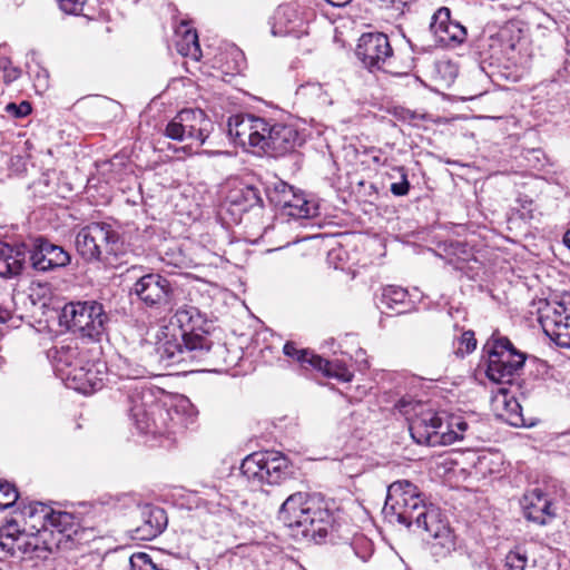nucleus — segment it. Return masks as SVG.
I'll return each mask as SVG.
<instances>
[{
  "instance_id": "f257e3e1",
  "label": "nucleus",
  "mask_w": 570,
  "mask_h": 570,
  "mask_svg": "<svg viewBox=\"0 0 570 570\" xmlns=\"http://www.w3.org/2000/svg\"><path fill=\"white\" fill-rule=\"evenodd\" d=\"M210 324L197 307L184 305L164 326L156 344V353L165 366L180 363L206 362L223 356L225 345H214L209 337Z\"/></svg>"
},
{
  "instance_id": "f03ea898",
  "label": "nucleus",
  "mask_w": 570,
  "mask_h": 570,
  "mask_svg": "<svg viewBox=\"0 0 570 570\" xmlns=\"http://www.w3.org/2000/svg\"><path fill=\"white\" fill-rule=\"evenodd\" d=\"M385 517L407 528L415 524L417 529L428 532L433 539L430 551L436 560L449 557L456 548V537L446 517L442 514L439 507L432 503L426 504L417 488L400 511H392Z\"/></svg>"
},
{
  "instance_id": "7ed1b4c3",
  "label": "nucleus",
  "mask_w": 570,
  "mask_h": 570,
  "mask_svg": "<svg viewBox=\"0 0 570 570\" xmlns=\"http://www.w3.org/2000/svg\"><path fill=\"white\" fill-rule=\"evenodd\" d=\"M277 518L284 525L296 531L295 535L323 542L334 528V514L327 502L316 495L296 492L281 505Z\"/></svg>"
},
{
  "instance_id": "20e7f679",
  "label": "nucleus",
  "mask_w": 570,
  "mask_h": 570,
  "mask_svg": "<svg viewBox=\"0 0 570 570\" xmlns=\"http://www.w3.org/2000/svg\"><path fill=\"white\" fill-rule=\"evenodd\" d=\"M401 413L407 416L409 430L417 444L429 446L449 445L455 435L445 433L448 414L426 409L421 402L402 397L396 403Z\"/></svg>"
},
{
  "instance_id": "39448f33",
  "label": "nucleus",
  "mask_w": 570,
  "mask_h": 570,
  "mask_svg": "<svg viewBox=\"0 0 570 570\" xmlns=\"http://www.w3.org/2000/svg\"><path fill=\"white\" fill-rule=\"evenodd\" d=\"M109 321L104 305L94 299L69 302L59 315L60 325L94 342H100L107 335Z\"/></svg>"
},
{
  "instance_id": "423d86ee",
  "label": "nucleus",
  "mask_w": 570,
  "mask_h": 570,
  "mask_svg": "<svg viewBox=\"0 0 570 570\" xmlns=\"http://www.w3.org/2000/svg\"><path fill=\"white\" fill-rule=\"evenodd\" d=\"M487 355V376L495 383H511L512 377L523 368L527 354L514 347L512 342L493 333L483 346Z\"/></svg>"
},
{
  "instance_id": "0eeeda50",
  "label": "nucleus",
  "mask_w": 570,
  "mask_h": 570,
  "mask_svg": "<svg viewBox=\"0 0 570 570\" xmlns=\"http://www.w3.org/2000/svg\"><path fill=\"white\" fill-rule=\"evenodd\" d=\"M291 460L278 451H258L247 455L240 471L252 483L258 485H281L293 478Z\"/></svg>"
},
{
  "instance_id": "6e6552de",
  "label": "nucleus",
  "mask_w": 570,
  "mask_h": 570,
  "mask_svg": "<svg viewBox=\"0 0 570 570\" xmlns=\"http://www.w3.org/2000/svg\"><path fill=\"white\" fill-rule=\"evenodd\" d=\"M119 233L108 223H91L76 235V249L88 263L100 262L104 255L118 256L122 249Z\"/></svg>"
},
{
  "instance_id": "1a4fd4ad",
  "label": "nucleus",
  "mask_w": 570,
  "mask_h": 570,
  "mask_svg": "<svg viewBox=\"0 0 570 570\" xmlns=\"http://www.w3.org/2000/svg\"><path fill=\"white\" fill-rule=\"evenodd\" d=\"M213 130L214 124L204 110L185 108L166 125L164 135L176 141H188L183 150L191 154L193 146H203Z\"/></svg>"
},
{
  "instance_id": "9d476101",
  "label": "nucleus",
  "mask_w": 570,
  "mask_h": 570,
  "mask_svg": "<svg viewBox=\"0 0 570 570\" xmlns=\"http://www.w3.org/2000/svg\"><path fill=\"white\" fill-rule=\"evenodd\" d=\"M130 297L146 309L170 312L177 304V286L166 276L149 272L139 276L129 289Z\"/></svg>"
},
{
  "instance_id": "9b49d317",
  "label": "nucleus",
  "mask_w": 570,
  "mask_h": 570,
  "mask_svg": "<svg viewBox=\"0 0 570 570\" xmlns=\"http://www.w3.org/2000/svg\"><path fill=\"white\" fill-rule=\"evenodd\" d=\"M42 525H47L49 531L58 542V549L72 550L89 542L95 538L92 529H86L75 521V517L69 512L53 511L41 504Z\"/></svg>"
},
{
  "instance_id": "f8f14e48",
  "label": "nucleus",
  "mask_w": 570,
  "mask_h": 570,
  "mask_svg": "<svg viewBox=\"0 0 570 570\" xmlns=\"http://www.w3.org/2000/svg\"><path fill=\"white\" fill-rule=\"evenodd\" d=\"M264 194L268 203L283 216L299 219L309 218L316 214V207L303 194L295 193L293 187L283 180L266 185Z\"/></svg>"
},
{
  "instance_id": "ddd939ff",
  "label": "nucleus",
  "mask_w": 570,
  "mask_h": 570,
  "mask_svg": "<svg viewBox=\"0 0 570 570\" xmlns=\"http://www.w3.org/2000/svg\"><path fill=\"white\" fill-rule=\"evenodd\" d=\"M124 389L128 416L139 432H151L155 424L154 409L158 407L151 390L141 382H134Z\"/></svg>"
},
{
  "instance_id": "4468645a",
  "label": "nucleus",
  "mask_w": 570,
  "mask_h": 570,
  "mask_svg": "<svg viewBox=\"0 0 570 570\" xmlns=\"http://www.w3.org/2000/svg\"><path fill=\"white\" fill-rule=\"evenodd\" d=\"M27 244L29 265L38 273L55 272L71 263L69 252L43 236L31 237Z\"/></svg>"
},
{
  "instance_id": "2eb2a0df",
  "label": "nucleus",
  "mask_w": 570,
  "mask_h": 570,
  "mask_svg": "<svg viewBox=\"0 0 570 570\" xmlns=\"http://www.w3.org/2000/svg\"><path fill=\"white\" fill-rule=\"evenodd\" d=\"M355 53L370 70L387 71L393 59V49L389 37L382 32L362 35Z\"/></svg>"
},
{
  "instance_id": "dca6fc26",
  "label": "nucleus",
  "mask_w": 570,
  "mask_h": 570,
  "mask_svg": "<svg viewBox=\"0 0 570 570\" xmlns=\"http://www.w3.org/2000/svg\"><path fill=\"white\" fill-rule=\"evenodd\" d=\"M264 136L265 145L261 151L275 158L288 155L304 144V138L295 126L273 120H267Z\"/></svg>"
},
{
  "instance_id": "f3484780",
  "label": "nucleus",
  "mask_w": 570,
  "mask_h": 570,
  "mask_svg": "<svg viewBox=\"0 0 570 570\" xmlns=\"http://www.w3.org/2000/svg\"><path fill=\"white\" fill-rule=\"evenodd\" d=\"M266 118L249 114H239L229 117L228 134L242 147L261 148L265 145L264 135L267 128Z\"/></svg>"
},
{
  "instance_id": "a211bd4d",
  "label": "nucleus",
  "mask_w": 570,
  "mask_h": 570,
  "mask_svg": "<svg viewBox=\"0 0 570 570\" xmlns=\"http://www.w3.org/2000/svg\"><path fill=\"white\" fill-rule=\"evenodd\" d=\"M430 29L439 42L445 46L461 45L468 36L466 28L451 19V11L446 7H441L434 12Z\"/></svg>"
},
{
  "instance_id": "6ab92c4d",
  "label": "nucleus",
  "mask_w": 570,
  "mask_h": 570,
  "mask_svg": "<svg viewBox=\"0 0 570 570\" xmlns=\"http://www.w3.org/2000/svg\"><path fill=\"white\" fill-rule=\"evenodd\" d=\"M168 524L166 511L153 504H146L139 510V522L130 530L135 540L149 541L164 532Z\"/></svg>"
},
{
  "instance_id": "aec40b11",
  "label": "nucleus",
  "mask_w": 570,
  "mask_h": 570,
  "mask_svg": "<svg viewBox=\"0 0 570 570\" xmlns=\"http://www.w3.org/2000/svg\"><path fill=\"white\" fill-rule=\"evenodd\" d=\"M58 542L47 525H41L37 532L27 533L18 541L17 554L28 556L30 559H47L58 549Z\"/></svg>"
},
{
  "instance_id": "412c9836",
  "label": "nucleus",
  "mask_w": 570,
  "mask_h": 570,
  "mask_svg": "<svg viewBox=\"0 0 570 570\" xmlns=\"http://www.w3.org/2000/svg\"><path fill=\"white\" fill-rule=\"evenodd\" d=\"M28 257L27 242L10 245L0 242V277L14 278L22 274Z\"/></svg>"
},
{
  "instance_id": "4be33fe9",
  "label": "nucleus",
  "mask_w": 570,
  "mask_h": 570,
  "mask_svg": "<svg viewBox=\"0 0 570 570\" xmlns=\"http://www.w3.org/2000/svg\"><path fill=\"white\" fill-rule=\"evenodd\" d=\"M272 33L301 38L307 33V26L293 4H283L275 12Z\"/></svg>"
},
{
  "instance_id": "5701e85b",
  "label": "nucleus",
  "mask_w": 570,
  "mask_h": 570,
  "mask_svg": "<svg viewBox=\"0 0 570 570\" xmlns=\"http://www.w3.org/2000/svg\"><path fill=\"white\" fill-rule=\"evenodd\" d=\"M522 505L524 518L539 525L547 524L556 515L551 500L540 489H534L525 494Z\"/></svg>"
},
{
  "instance_id": "b1692460",
  "label": "nucleus",
  "mask_w": 570,
  "mask_h": 570,
  "mask_svg": "<svg viewBox=\"0 0 570 570\" xmlns=\"http://www.w3.org/2000/svg\"><path fill=\"white\" fill-rule=\"evenodd\" d=\"M543 327L546 332L550 328L557 344L570 347V314L563 303H559L553 308L552 314L544 316Z\"/></svg>"
},
{
  "instance_id": "393cba45",
  "label": "nucleus",
  "mask_w": 570,
  "mask_h": 570,
  "mask_svg": "<svg viewBox=\"0 0 570 570\" xmlns=\"http://www.w3.org/2000/svg\"><path fill=\"white\" fill-rule=\"evenodd\" d=\"M227 199L239 212H248L254 207L262 208L264 206L262 190L255 185H240L230 190Z\"/></svg>"
},
{
  "instance_id": "a878e982",
  "label": "nucleus",
  "mask_w": 570,
  "mask_h": 570,
  "mask_svg": "<svg viewBox=\"0 0 570 570\" xmlns=\"http://www.w3.org/2000/svg\"><path fill=\"white\" fill-rule=\"evenodd\" d=\"M415 489L416 485L407 480H397L391 483L386 491V499L383 508L384 514L389 515L392 511H400Z\"/></svg>"
},
{
  "instance_id": "bb28decb",
  "label": "nucleus",
  "mask_w": 570,
  "mask_h": 570,
  "mask_svg": "<svg viewBox=\"0 0 570 570\" xmlns=\"http://www.w3.org/2000/svg\"><path fill=\"white\" fill-rule=\"evenodd\" d=\"M100 366L105 367L104 364L87 363L83 366H79L78 372L73 373V380L81 382V385L77 389L82 393H91L100 390L104 386V372Z\"/></svg>"
},
{
  "instance_id": "cd10ccee",
  "label": "nucleus",
  "mask_w": 570,
  "mask_h": 570,
  "mask_svg": "<svg viewBox=\"0 0 570 570\" xmlns=\"http://www.w3.org/2000/svg\"><path fill=\"white\" fill-rule=\"evenodd\" d=\"M53 360L58 371L68 370L67 377H73V373L78 372L79 366H83L78 346L71 344L56 347Z\"/></svg>"
},
{
  "instance_id": "c85d7f7f",
  "label": "nucleus",
  "mask_w": 570,
  "mask_h": 570,
  "mask_svg": "<svg viewBox=\"0 0 570 570\" xmlns=\"http://www.w3.org/2000/svg\"><path fill=\"white\" fill-rule=\"evenodd\" d=\"M176 33L180 36L177 41V50L181 56L193 57L197 59L200 56V46L198 35L195 29L188 27V23L181 22Z\"/></svg>"
},
{
  "instance_id": "c756f323",
  "label": "nucleus",
  "mask_w": 570,
  "mask_h": 570,
  "mask_svg": "<svg viewBox=\"0 0 570 570\" xmlns=\"http://www.w3.org/2000/svg\"><path fill=\"white\" fill-rule=\"evenodd\" d=\"M381 303L387 309L403 313L410 306L409 292L401 286L387 285L382 289Z\"/></svg>"
},
{
  "instance_id": "7c9ffc66",
  "label": "nucleus",
  "mask_w": 570,
  "mask_h": 570,
  "mask_svg": "<svg viewBox=\"0 0 570 570\" xmlns=\"http://www.w3.org/2000/svg\"><path fill=\"white\" fill-rule=\"evenodd\" d=\"M26 534V531H20L17 521H9L0 529V547L10 556L16 557L18 541Z\"/></svg>"
},
{
  "instance_id": "2f4dec72",
  "label": "nucleus",
  "mask_w": 570,
  "mask_h": 570,
  "mask_svg": "<svg viewBox=\"0 0 570 570\" xmlns=\"http://www.w3.org/2000/svg\"><path fill=\"white\" fill-rule=\"evenodd\" d=\"M283 352L286 356L296 360L304 368H314L323 363V357L309 350L297 348L294 342H286Z\"/></svg>"
},
{
  "instance_id": "473e14b6",
  "label": "nucleus",
  "mask_w": 570,
  "mask_h": 570,
  "mask_svg": "<svg viewBox=\"0 0 570 570\" xmlns=\"http://www.w3.org/2000/svg\"><path fill=\"white\" fill-rule=\"evenodd\" d=\"M502 393H504V409H505V415H507V422L515 428L520 426H531L532 423H528L527 420L523 417L522 414V407L519 403V401L511 396L510 399L507 397L505 390H501Z\"/></svg>"
},
{
  "instance_id": "72a5a7b5",
  "label": "nucleus",
  "mask_w": 570,
  "mask_h": 570,
  "mask_svg": "<svg viewBox=\"0 0 570 570\" xmlns=\"http://www.w3.org/2000/svg\"><path fill=\"white\" fill-rule=\"evenodd\" d=\"M118 370L120 371V376L127 377L129 380H138L146 377L150 374L147 367L142 364L136 362L132 357H119Z\"/></svg>"
},
{
  "instance_id": "f704fd0d",
  "label": "nucleus",
  "mask_w": 570,
  "mask_h": 570,
  "mask_svg": "<svg viewBox=\"0 0 570 570\" xmlns=\"http://www.w3.org/2000/svg\"><path fill=\"white\" fill-rule=\"evenodd\" d=\"M315 370L322 372L325 376L335 377L342 382H351L354 374L343 364L331 362L323 358V363L316 365Z\"/></svg>"
},
{
  "instance_id": "c9c22d12",
  "label": "nucleus",
  "mask_w": 570,
  "mask_h": 570,
  "mask_svg": "<svg viewBox=\"0 0 570 570\" xmlns=\"http://www.w3.org/2000/svg\"><path fill=\"white\" fill-rule=\"evenodd\" d=\"M392 170L399 175L400 180L391 184L390 191L396 197L406 196L411 189L407 169L404 166H394Z\"/></svg>"
},
{
  "instance_id": "e433bc0d",
  "label": "nucleus",
  "mask_w": 570,
  "mask_h": 570,
  "mask_svg": "<svg viewBox=\"0 0 570 570\" xmlns=\"http://www.w3.org/2000/svg\"><path fill=\"white\" fill-rule=\"evenodd\" d=\"M351 549L353 550L354 554L363 562H366L374 552L372 541L364 535L354 538L353 542L351 543Z\"/></svg>"
},
{
  "instance_id": "4c0bfd02",
  "label": "nucleus",
  "mask_w": 570,
  "mask_h": 570,
  "mask_svg": "<svg viewBox=\"0 0 570 570\" xmlns=\"http://www.w3.org/2000/svg\"><path fill=\"white\" fill-rule=\"evenodd\" d=\"M19 498L16 487L8 481L0 480V510L12 507Z\"/></svg>"
},
{
  "instance_id": "58836bf2",
  "label": "nucleus",
  "mask_w": 570,
  "mask_h": 570,
  "mask_svg": "<svg viewBox=\"0 0 570 570\" xmlns=\"http://www.w3.org/2000/svg\"><path fill=\"white\" fill-rule=\"evenodd\" d=\"M297 95L303 97L316 98L320 104L330 102L327 94L321 83H306L298 88Z\"/></svg>"
},
{
  "instance_id": "ea45409f",
  "label": "nucleus",
  "mask_w": 570,
  "mask_h": 570,
  "mask_svg": "<svg viewBox=\"0 0 570 570\" xmlns=\"http://www.w3.org/2000/svg\"><path fill=\"white\" fill-rule=\"evenodd\" d=\"M469 424L461 416H450L448 415L446 419V428L445 433H450L452 435H455L453 439V443L458 440H462L464 438V432L468 430Z\"/></svg>"
},
{
  "instance_id": "a19ab883",
  "label": "nucleus",
  "mask_w": 570,
  "mask_h": 570,
  "mask_svg": "<svg viewBox=\"0 0 570 570\" xmlns=\"http://www.w3.org/2000/svg\"><path fill=\"white\" fill-rule=\"evenodd\" d=\"M528 557L519 550H512L505 556V570H524Z\"/></svg>"
},
{
  "instance_id": "79ce46f5",
  "label": "nucleus",
  "mask_w": 570,
  "mask_h": 570,
  "mask_svg": "<svg viewBox=\"0 0 570 570\" xmlns=\"http://www.w3.org/2000/svg\"><path fill=\"white\" fill-rule=\"evenodd\" d=\"M0 70L3 71V80L6 83H11L21 75V70L12 65L10 58L4 56L0 57Z\"/></svg>"
},
{
  "instance_id": "37998d69",
  "label": "nucleus",
  "mask_w": 570,
  "mask_h": 570,
  "mask_svg": "<svg viewBox=\"0 0 570 570\" xmlns=\"http://www.w3.org/2000/svg\"><path fill=\"white\" fill-rule=\"evenodd\" d=\"M59 8L67 14H83V7L87 0H57Z\"/></svg>"
},
{
  "instance_id": "c03bdc74",
  "label": "nucleus",
  "mask_w": 570,
  "mask_h": 570,
  "mask_svg": "<svg viewBox=\"0 0 570 570\" xmlns=\"http://www.w3.org/2000/svg\"><path fill=\"white\" fill-rule=\"evenodd\" d=\"M476 348V340L473 331H465L462 333L459 342V352L469 354Z\"/></svg>"
},
{
  "instance_id": "a18cd8bd",
  "label": "nucleus",
  "mask_w": 570,
  "mask_h": 570,
  "mask_svg": "<svg viewBox=\"0 0 570 570\" xmlns=\"http://www.w3.org/2000/svg\"><path fill=\"white\" fill-rule=\"evenodd\" d=\"M31 110V105L28 101H21L19 105L10 102L6 106V111L14 118H23L28 116Z\"/></svg>"
},
{
  "instance_id": "49530a36",
  "label": "nucleus",
  "mask_w": 570,
  "mask_h": 570,
  "mask_svg": "<svg viewBox=\"0 0 570 570\" xmlns=\"http://www.w3.org/2000/svg\"><path fill=\"white\" fill-rule=\"evenodd\" d=\"M525 159L533 167H542L544 165V155L541 149H530L525 154Z\"/></svg>"
},
{
  "instance_id": "de8ad7c7",
  "label": "nucleus",
  "mask_w": 570,
  "mask_h": 570,
  "mask_svg": "<svg viewBox=\"0 0 570 570\" xmlns=\"http://www.w3.org/2000/svg\"><path fill=\"white\" fill-rule=\"evenodd\" d=\"M29 73L32 75L33 70H29ZM35 73H36L35 86L46 89L48 87V71L46 69L37 67V71H35Z\"/></svg>"
},
{
  "instance_id": "09e8293b",
  "label": "nucleus",
  "mask_w": 570,
  "mask_h": 570,
  "mask_svg": "<svg viewBox=\"0 0 570 570\" xmlns=\"http://www.w3.org/2000/svg\"><path fill=\"white\" fill-rule=\"evenodd\" d=\"M11 318L12 313L8 308L0 305V323H7Z\"/></svg>"
},
{
  "instance_id": "8fccbe9b",
  "label": "nucleus",
  "mask_w": 570,
  "mask_h": 570,
  "mask_svg": "<svg viewBox=\"0 0 570 570\" xmlns=\"http://www.w3.org/2000/svg\"><path fill=\"white\" fill-rule=\"evenodd\" d=\"M330 4L334 7H343L348 4L352 0H326Z\"/></svg>"
},
{
  "instance_id": "3c124183",
  "label": "nucleus",
  "mask_w": 570,
  "mask_h": 570,
  "mask_svg": "<svg viewBox=\"0 0 570 570\" xmlns=\"http://www.w3.org/2000/svg\"><path fill=\"white\" fill-rule=\"evenodd\" d=\"M562 242L570 249V229L563 235Z\"/></svg>"
},
{
  "instance_id": "603ef678",
  "label": "nucleus",
  "mask_w": 570,
  "mask_h": 570,
  "mask_svg": "<svg viewBox=\"0 0 570 570\" xmlns=\"http://www.w3.org/2000/svg\"><path fill=\"white\" fill-rule=\"evenodd\" d=\"M32 286H37L39 289L48 288V284H42V283H32ZM31 289H33V287H31Z\"/></svg>"
},
{
  "instance_id": "864d4df0",
  "label": "nucleus",
  "mask_w": 570,
  "mask_h": 570,
  "mask_svg": "<svg viewBox=\"0 0 570 570\" xmlns=\"http://www.w3.org/2000/svg\"><path fill=\"white\" fill-rule=\"evenodd\" d=\"M373 163L375 164H381V165H385V160L383 163H381V157L380 156H374L372 158Z\"/></svg>"
},
{
  "instance_id": "5fc2aeb1",
  "label": "nucleus",
  "mask_w": 570,
  "mask_h": 570,
  "mask_svg": "<svg viewBox=\"0 0 570 570\" xmlns=\"http://www.w3.org/2000/svg\"><path fill=\"white\" fill-rule=\"evenodd\" d=\"M406 115H407V118L411 119V120L416 118V115L413 111L407 110Z\"/></svg>"
},
{
  "instance_id": "6e6d98bb",
  "label": "nucleus",
  "mask_w": 570,
  "mask_h": 570,
  "mask_svg": "<svg viewBox=\"0 0 570 570\" xmlns=\"http://www.w3.org/2000/svg\"><path fill=\"white\" fill-rule=\"evenodd\" d=\"M107 106H108V107H116V102H115V101H112V100H108V101H107Z\"/></svg>"
},
{
  "instance_id": "4d7b16f0",
  "label": "nucleus",
  "mask_w": 570,
  "mask_h": 570,
  "mask_svg": "<svg viewBox=\"0 0 570 570\" xmlns=\"http://www.w3.org/2000/svg\"><path fill=\"white\" fill-rule=\"evenodd\" d=\"M390 178H396L394 174H387Z\"/></svg>"
},
{
  "instance_id": "13d9d810",
  "label": "nucleus",
  "mask_w": 570,
  "mask_h": 570,
  "mask_svg": "<svg viewBox=\"0 0 570 570\" xmlns=\"http://www.w3.org/2000/svg\"><path fill=\"white\" fill-rule=\"evenodd\" d=\"M0 570H2V569L0 568Z\"/></svg>"
}]
</instances>
